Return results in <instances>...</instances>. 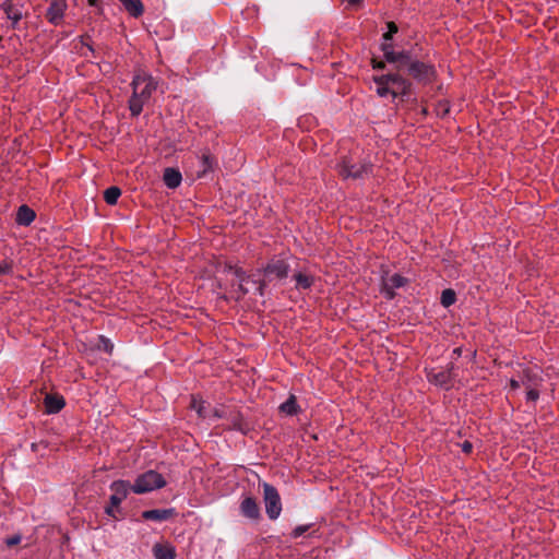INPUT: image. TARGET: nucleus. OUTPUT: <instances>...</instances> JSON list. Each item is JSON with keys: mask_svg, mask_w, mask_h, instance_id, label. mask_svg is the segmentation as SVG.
Listing matches in <instances>:
<instances>
[{"mask_svg": "<svg viewBox=\"0 0 559 559\" xmlns=\"http://www.w3.org/2000/svg\"><path fill=\"white\" fill-rule=\"evenodd\" d=\"M21 539H22V536L20 534H15V535H13L11 537H8L5 539V545L8 547L16 546V545H19L21 543Z\"/></svg>", "mask_w": 559, "mask_h": 559, "instance_id": "c9c22d12", "label": "nucleus"}, {"mask_svg": "<svg viewBox=\"0 0 559 559\" xmlns=\"http://www.w3.org/2000/svg\"><path fill=\"white\" fill-rule=\"evenodd\" d=\"M13 272V261L12 260H0V276L4 274H11Z\"/></svg>", "mask_w": 559, "mask_h": 559, "instance_id": "473e14b6", "label": "nucleus"}, {"mask_svg": "<svg viewBox=\"0 0 559 559\" xmlns=\"http://www.w3.org/2000/svg\"><path fill=\"white\" fill-rule=\"evenodd\" d=\"M44 406L47 414H58L66 406V400L60 394H47Z\"/></svg>", "mask_w": 559, "mask_h": 559, "instance_id": "dca6fc26", "label": "nucleus"}, {"mask_svg": "<svg viewBox=\"0 0 559 559\" xmlns=\"http://www.w3.org/2000/svg\"><path fill=\"white\" fill-rule=\"evenodd\" d=\"M454 368V362H450L444 370H440L439 372H429L427 376L428 380L436 385L449 390L452 388Z\"/></svg>", "mask_w": 559, "mask_h": 559, "instance_id": "9b49d317", "label": "nucleus"}, {"mask_svg": "<svg viewBox=\"0 0 559 559\" xmlns=\"http://www.w3.org/2000/svg\"><path fill=\"white\" fill-rule=\"evenodd\" d=\"M381 50L383 51L385 61L395 64V67L400 64L405 55V50L394 51L392 44L389 43H382Z\"/></svg>", "mask_w": 559, "mask_h": 559, "instance_id": "6ab92c4d", "label": "nucleus"}, {"mask_svg": "<svg viewBox=\"0 0 559 559\" xmlns=\"http://www.w3.org/2000/svg\"><path fill=\"white\" fill-rule=\"evenodd\" d=\"M238 267H239V266L234 265V264H231L230 262H225V263H224V269H223V271H224V272H229V273H233V274H234V269H238Z\"/></svg>", "mask_w": 559, "mask_h": 559, "instance_id": "79ce46f5", "label": "nucleus"}, {"mask_svg": "<svg viewBox=\"0 0 559 559\" xmlns=\"http://www.w3.org/2000/svg\"><path fill=\"white\" fill-rule=\"evenodd\" d=\"M80 55L83 57H87V53H85V52H80Z\"/></svg>", "mask_w": 559, "mask_h": 559, "instance_id": "09e8293b", "label": "nucleus"}, {"mask_svg": "<svg viewBox=\"0 0 559 559\" xmlns=\"http://www.w3.org/2000/svg\"><path fill=\"white\" fill-rule=\"evenodd\" d=\"M119 2L132 17L138 19L144 13V5L141 0H119Z\"/></svg>", "mask_w": 559, "mask_h": 559, "instance_id": "412c9836", "label": "nucleus"}, {"mask_svg": "<svg viewBox=\"0 0 559 559\" xmlns=\"http://www.w3.org/2000/svg\"><path fill=\"white\" fill-rule=\"evenodd\" d=\"M97 348L104 350L107 354H111L114 350V344L104 335L98 336Z\"/></svg>", "mask_w": 559, "mask_h": 559, "instance_id": "7c9ffc66", "label": "nucleus"}, {"mask_svg": "<svg viewBox=\"0 0 559 559\" xmlns=\"http://www.w3.org/2000/svg\"><path fill=\"white\" fill-rule=\"evenodd\" d=\"M80 43L82 46H85L87 50L93 55V57H96V51L92 45L91 36L85 34L80 36Z\"/></svg>", "mask_w": 559, "mask_h": 559, "instance_id": "72a5a7b5", "label": "nucleus"}, {"mask_svg": "<svg viewBox=\"0 0 559 559\" xmlns=\"http://www.w3.org/2000/svg\"><path fill=\"white\" fill-rule=\"evenodd\" d=\"M462 355V347H455L453 350H452V358L453 359H457L460 358Z\"/></svg>", "mask_w": 559, "mask_h": 559, "instance_id": "c03bdc74", "label": "nucleus"}, {"mask_svg": "<svg viewBox=\"0 0 559 559\" xmlns=\"http://www.w3.org/2000/svg\"><path fill=\"white\" fill-rule=\"evenodd\" d=\"M225 411H226V405H222L219 407H215L213 409V417L215 418H223L224 419V416H225Z\"/></svg>", "mask_w": 559, "mask_h": 559, "instance_id": "4c0bfd02", "label": "nucleus"}, {"mask_svg": "<svg viewBox=\"0 0 559 559\" xmlns=\"http://www.w3.org/2000/svg\"><path fill=\"white\" fill-rule=\"evenodd\" d=\"M393 37V35L389 32H385L383 35H382V38H383V43H388L389 40H391Z\"/></svg>", "mask_w": 559, "mask_h": 559, "instance_id": "a18cd8bd", "label": "nucleus"}, {"mask_svg": "<svg viewBox=\"0 0 559 559\" xmlns=\"http://www.w3.org/2000/svg\"><path fill=\"white\" fill-rule=\"evenodd\" d=\"M88 4L94 7V5H97L98 3V0H87Z\"/></svg>", "mask_w": 559, "mask_h": 559, "instance_id": "49530a36", "label": "nucleus"}, {"mask_svg": "<svg viewBox=\"0 0 559 559\" xmlns=\"http://www.w3.org/2000/svg\"><path fill=\"white\" fill-rule=\"evenodd\" d=\"M278 409L281 413H284L288 416H295L301 411L294 394H290L289 397L280 405Z\"/></svg>", "mask_w": 559, "mask_h": 559, "instance_id": "4be33fe9", "label": "nucleus"}, {"mask_svg": "<svg viewBox=\"0 0 559 559\" xmlns=\"http://www.w3.org/2000/svg\"><path fill=\"white\" fill-rule=\"evenodd\" d=\"M204 401L197 399L194 395L191 397L190 407L194 409L200 418H206Z\"/></svg>", "mask_w": 559, "mask_h": 559, "instance_id": "c85d7f7f", "label": "nucleus"}, {"mask_svg": "<svg viewBox=\"0 0 559 559\" xmlns=\"http://www.w3.org/2000/svg\"><path fill=\"white\" fill-rule=\"evenodd\" d=\"M521 383L526 389V401L536 402L539 399V386L543 383L542 377L532 369H524L519 373Z\"/></svg>", "mask_w": 559, "mask_h": 559, "instance_id": "6e6552de", "label": "nucleus"}, {"mask_svg": "<svg viewBox=\"0 0 559 559\" xmlns=\"http://www.w3.org/2000/svg\"><path fill=\"white\" fill-rule=\"evenodd\" d=\"M522 385L521 379H511L510 380V386L512 390H518Z\"/></svg>", "mask_w": 559, "mask_h": 559, "instance_id": "37998d69", "label": "nucleus"}, {"mask_svg": "<svg viewBox=\"0 0 559 559\" xmlns=\"http://www.w3.org/2000/svg\"><path fill=\"white\" fill-rule=\"evenodd\" d=\"M403 73V71L395 70V72L373 76L377 95L380 97L391 95L393 99L408 100L413 92V83Z\"/></svg>", "mask_w": 559, "mask_h": 559, "instance_id": "f257e3e1", "label": "nucleus"}, {"mask_svg": "<svg viewBox=\"0 0 559 559\" xmlns=\"http://www.w3.org/2000/svg\"><path fill=\"white\" fill-rule=\"evenodd\" d=\"M246 284L247 283L238 282V284H237V293L239 295H238L237 299H240V298L245 297L249 293V289L246 287Z\"/></svg>", "mask_w": 559, "mask_h": 559, "instance_id": "e433bc0d", "label": "nucleus"}, {"mask_svg": "<svg viewBox=\"0 0 559 559\" xmlns=\"http://www.w3.org/2000/svg\"><path fill=\"white\" fill-rule=\"evenodd\" d=\"M110 490L114 493L109 498V503L105 507L106 515L119 520L118 513H121L120 504L128 497L129 491H132L131 484L128 480L118 479L110 484Z\"/></svg>", "mask_w": 559, "mask_h": 559, "instance_id": "39448f33", "label": "nucleus"}, {"mask_svg": "<svg viewBox=\"0 0 559 559\" xmlns=\"http://www.w3.org/2000/svg\"><path fill=\"white\" fill-rule=\"evenodd\" d=\"M131 85L133 91H136L142 98L148 100L157 87V82L150 74L142 72L133 76Z\"/></svg>", "mask_w": 559, "mask_h": 559, "instance_id": "1a4fd4ad", "label": "nucleus"}, {"mask_svg": "<svg viewBox=\"0 0 559 559\" xmlns=\"http://www.w3.org/2000/svg\"><path fill=\"white\" fill-rule=\"evenodd\" d=\"M166 484L167 483L160 473L150 469L139 475L131 487L134 493L142 495L155 489H160L165 487Z\"/></svg>", "mask_w": 559, "mask_h": 559, "instance_id": "423d86ee", "label": "nucleus"}, {"mask_svg": "<svg viewBox=\"0 0 559 559\" xmlns=\"http://www.w3.org/2000/svg\"><path fill=\"white\" fill-rule=\"evenodd\" d=\"M265 512L270 520H276L282 512V502L277 489L267 483L263 484Z\"/></svg>", "mask_w": 559, "mask_h": 559, "instance_id": "0eeeda50", "label": "nucleus"}, {"mask_svg": "<svg viewBox=\"0 0 559 559\" xmlns=\"http://www.w3.org/2000/svg\"><path fill=\"white\" fill-rule=\"evenodd\" d=\"M289 270L290 266L285 253L273 255L260 270V272L263 274V280L253 281L259 296L264 295L267 283L286 280L288 277Z\"/></svg>", "mask_w": 559, "mask_h": 559, "instance_id": "7ed1b4c3", "label": "nucleus"}, {"mask_svg": "<svg viewBox=\"0 0 559 559\" xmlns=\"http://www.w3.org/2000/svg\"><path fill=\"white\" fill-rule=\"evenodd\" d=\"M408 280L401 274H393L388 278H382L381 293L388 300H392L395 297V288L405 286Z\"/></svg>", "mask_w": 559, "mask_h": 559, "instance_id": "f8f14e48", "label": "nucleus"}, {"mask_svg": "<svg viewBox=\"0 0 559 559\" xmlns=\"http://www.w3.org/2000/svg\"><path fill=\"white\" fill-rule=\"evenodd\" d=\"M2 39V37L0 36V40Z\"/></svg>", "mask_w": 559, "mask_h": 559, "instance_id": "603ef678", "label": "nucleus"}, {"mask_svg": "<svg viewBox=\"0 0 559 559\" xmlns=\"http://www.w3.org/2000/svg\"><path fill=\"white\" fill-rule=\"evenodd\" d=\"M67 7L68 5L64 0H52L45 13V17L52 25H60L63 20Z\"/></svg>", "mask_w": 559, "mask_h": 559, "instance_id": "ddd939ff", "label": "nucleus"}, {"mask_svg": "<svg viewBox=\"0 0 559 559\" xmlns=\"http://www.w3.org/2000/svg\"><path fill=\"white\" fill-rule=\"evenodd\" d=\"M312 526V524H307V525H298L296 526L293 532L290 533V536L293 538H298L300 537L304 533H306L307 531L310 530V527Z\"/></svg>", "mask_w": 559, "mask_h": 559, "instance_id": "f704fd0d", "label": "nucleus"}, {"mask_svg": "<svg viewBox=\"0 0 559 559\" xmlns=\"http://www.w3.org/2000/svg\"><path fill=\"white\" fill-rule=\"evenodd\" d=\"M36 218V213L28 205L23 204L17 209L15 222L22 226L31 225Z\"/></svg>", "mask_w": 559, "mask_h": 559, "instance_id": "aec40b11", "label": "nucleus"}, {"mask_svg": "<svg viewBox=\"0 0 559 559\" xmlns=\"http://www.w3.org/2000/svg\"><path fill=\"white\" fill-rule=\"evenodd\" d=\"M239 509L245 518L250 520H259L261 518L260 507L254 497H245L240 502Z\"/></svg>", "mask_w": 559, "mask_h": 559, "instance_id": "4468645a", "label": "nucleus"}, {"mask_svg": "<svg viewBox=\"0 0 559 559\" xmlns=\"http://www.w3.org/2000/svg\"><path fill=\"white\" fill-rule=\"evenodd\" d=\"M371 63L374 70H383L385 68V61H377L376 59H372Z\"/></svg>", "mask_w": 559, "mask_h": 559, "instance_id": "ea45409f", "label": "nucleus"}, {"mask_svg": "<svg viewBox=\"0 0 559 559\" xmlns=\"http://www.w3.org/2000/svg\"><path fill=\"white\" fill-rule=\"evenodd\" d=\"M420 114L426 117L428 115V109L426 107L421 108Z\"/></svg>", "mask_w": 559, "mask_h": 559, "instance_id": "de8ad7c7", "label": "nucleus"}, {"mask_svg": "<svg viewBox=\"0 0 559 559\" xmlns=\"http://www.w3.org/2000/svg\"><path fill=\"white\" fill-rule=\"evenodd\" d=\"M388 32L392 35L396 34L399 32V27L394 22H388Z\"/></svg>", "mask_w": 559, "mask_h": 559, "instance_id": "a19ab883", "label": "nucleus"}, {"mask_svg": "<svg viewBox=\"0 0 559 559\" xmlns=\"http://www.w3.org/2000/svg\"><path fill=\"white\" fill-rule=\"evenodd\" d=\"M32 449L36 450V444L35 443L32 444Z\"/></svg>", "mask_w": 559, "mask_h": 559, "instance_id": "8fccbe9b", "label": "nucleus"}, {"mask_svg": "<svg viewBox=\"0 0 559 559\" xmlns=\"http://www.w3.org/2000/svg\"><path fill=\"white\" fill-rule=\"evenodd\" d=\"M0 7L5 12L8 19L12 21V28H15L22 19V12L12 2H3Z\"/></svg>", "mask_w": 559, "mask_h": 559, "instance_id": "5701e85b", "label": "nucleus"}, {"mask_svg": "<svg viewBox=\"0 0 559 559\" xmlns=\"http://www.w3.org/2000/svg\"><path fill=\"white\" fill-rule=\"evenodd\" d=\"M153 555L155 559H176V548L170 543H156L153 546Z\"/></svg>", "mask_w": 559, "mask_h": 559, "instance_id": "f3484780", "label": "nucleus"}, {"mask_svg": "<svg viewBox=\"0 0 559 559\" xmlns=\"http://www.w3.org/2000/svg\"><path fill=\"white\" fill-rule=\"evenodd\" d=\"M234 275L238 280V282L241 283H249L251 282L253 284V281L250 275L246 273V271L242 267L234 269Z\"/></svg>", "mask_w": 559, "mask_h": 559, "instance_id": "2f4dec72", "label": "nucleus"}, {"mask_svg": "<svg viewBox=\"0 0 559 559\" xmlns=\"http://www.w3.org/2000/svg\"><path fill=\"white\" fill-rule=\"evenodd\" d=\"M143 520L163 522L177 516L175 508L145 510L141 514Z\"/></svg>", "mask_w": 559, "mask_h": 559, "instance_id": "2eb2a0df", "label": "nucleus"}, {"mask_svg": "<svg viewBox=\"0 0 559 559\" xmlns=\"http://www.w3.org/2000/svg\"><path fill=\"white\" fill-rule=\"evenodd\" d=\"M121 193L119 187L111 186L104 191V200L108 205H116Z\"/></svg>", "mask_w": 559, "mask_h": 559, "instance_id": "bb28decb", "label": "nucleus"}, {"mask_svg": "<svg viewBox=\"0 0 559 559\" xmlns=\"http://www.w3.org/2000/svg\"><path fill=\"white\" fill-rule=\"evenodd\" d=\"M294 278L296 281L295 288L298 290L309 289L314 283V277L312 275H308L301 272L296 273Z\"/></svg>", "mask_w": 559, "mask_h": 559, "instance_id": "a878e982", "label": "nucleus"}, {"mask_svg": "<svg viewBox=\"0 0 559 559\" xmlns=\"http://www.w3.org/2000/svg\"><path fill=\"white\" fill-rule=\"evenodd\" d=\"M163 180L169 189H176L180 186L182 176L177 168L167 167L164 170Z\"/></svg>", "mask_w": 559, "mask_h": 559, "instance_id": "a211bd4d", "label": "nucleus"}, {"mask_svg": "<svg viewBox=\"0 0 559 559\" xmlns=\"http://www.w3.org/2000/svg\"><path fill=\"white\" fill-rule=\"evenodd\" d=\"M145 102L147 100L142 98L136 91H133L129 99V110L132 117H138L142 112Z\"/></svg>", "mask_w": 559, "mask_h": 559, "instance_id": "393cba45", "label": "nucleus"}, {"mask_svg": "<svg viewBox=\"0 0 559 559\" xmlns=\"http://www.w3.org/2000/svg\"><path fill=\"white\" fill-rule=\"evenodd\" d=\"M335 169L338 176L344 179H365L373 171V164L366 159L353 155L343 156L336 164Z\"/></svg>", "mask_w": 559, "mask_h": 559, "instance_id": "20e7f679", "label": "nucleus"}, {"mask_svg": "<svg viewBox=\"0 0 559 559\" xmlns=\"http://www.w3.org/2000/svg\"><path fill=\"white\" fill-rule=\"evenodd\" d=\"M224 419L230 424L228 430H236L242 435H247L251 430L249 421L245 419L242 413L236 406H226Z\"/></svg>", "mask_w": 559, "mask_h": 559, "instance_id": "9d476101", "label": "nucleus"}, {"mask_svg": "<svg viewBox=\"0 0 559 559\" xmlns=\"http://www.w3.org/2000/svg\"><path fill=\"white\" fill-rule=\"evenodd\" d=\"M461 449L462 451L465 453V454H471L472 451H473V444L472 442L465 440L462 444H461Z\"/></svg>", "mask_w": 559, "mask_h": 559, "instance_id": "58836bf2", "label": "nucleus"}, {"mask_svg": "<svg viewBox=\"0 0 559 559\" xmlns=\"http://www.w3.org/2000/svg\"><path fill=\"white\" fill-rule=\"evenodd\" d=\"M12 1H13V0H5L4 2H9V3H10V2H12Z\"/></svg>", "mask_w": 559, "mask_h": 559, "instance_id": "3c124183", "label": "nucleus"}, {"mask_svg": "<svg viewBox=\"0 0 559 559\" xmlns=\"http://www.w3.org/2000/svg\"><path fill=\"white\" fill-rule=\"evenodd\" d=\"M395 70L403 71L423 85H429L437 79L436 67L432 63L418 60L412 50H405V55Z\"/></svg>", "mask_w": 559, "mask_h": 559, "instance_id": "f03ea898", "label": "nucleus"}, {"mask_svg": "<svg viewBox=\"0 0 559 559\" xmlns=\"http://www.w3.org/2000/svg\"><path fill=\"white\" fill-rule=\"evenodd\" d=\"M441 305L445 308L452 306L456 301L455 292L451 288H447L441 293Z\"/></svg>", "mask_w": 559, "mask_h": 559, "instance_id": "cd10ccee", "label": "nucleus"}, {"mask_svg": "<svg viewBox=\"0 0 559 559\" xmlns=\"http://www.w3.org/2000/svg\"><path fill=\"white\" fill-rule=\"evenodd\" d=\"M201 170L198 171V178L205 176L213 170L215 158L209 150L204 151L201 156Z\"/></svg>", "mask_w": 559, "mask_h": 559, "instance_id": "b1692460", "label": "nucleus"}, {"mask_svg": "<svg viewBox=\"0 0 559 559\" xmlns=\"http://www.w3.org/2000/svg\"><path fill=\"white\" fill-rule=\"evenodd\" d=\"M451 105L450 102L447 99H441L437 103L435 111L438 117L444 118L450 114Z\"/></svg>", "mask_w": 559, "mask_h": 559, "instance_id": "c756f323", "label": "nucleus"}]
</instances>
